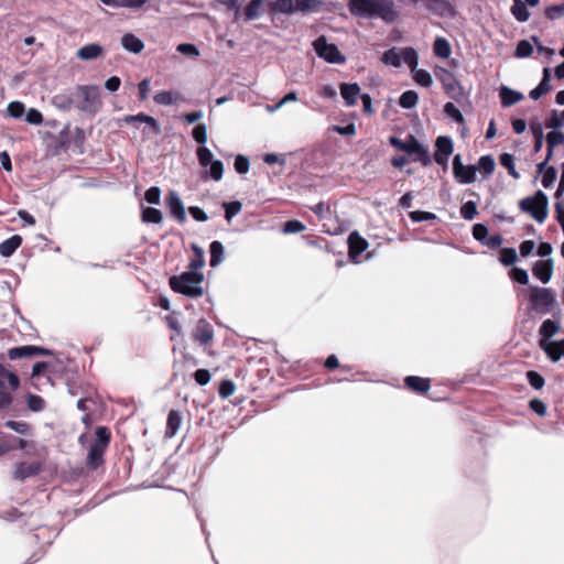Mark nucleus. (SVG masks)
I'll return each instance as SVG.
<instances>
[{
    "label": "nucleus",
    "instance_id": "nucleus-17",
    "mask_svg": "<svg viewBox=\"0 0 564 564\" xmlns=\"http://www.w3.org/2000/svg\"><path fill=\"white\" fill-rule=\"evenodd\" d=\"M539 344L552 361H558L564 356V339L557 341L540 340Z\"/></svg>",
    "mask_w": 564,
    "mask_h": 564
},
{
    "label": "nucleus",
    "instance_id": "nucleus-12",
    "mask_svg": "<svg viewBox=\"0 0 564 564\" xmlns=\"http://www.w3.org/2000/svg\"><path fill=\"white\" fill-rule=\"evenodd\" d=\"M426 10L441 18H455L457 11L448 0H421Z\"/></svg>",
    "mask_w": 564,
    "mask_h": 564
},
{
    "label": "nucleus",
    "instance_id": "nucleus-9",
    "mask_svg": "<svg viewBox=\"0 0 564 564\" xmlns=\"http://www.w3.org/2000/svg\"><path fill=\"white\" fill-rule=\"evenodd\" d=\"M314 50L318 57L330 64H344L346 57L340 53L337 45L328 43L326 36L321 35L313 42Z\"/></svg>",
    "mask_w": 564,
    "mask_h": 564
},
{
    "label": "nucleus",
    "instance_id": "nucleus-11",
    "mask_svg": "<svg viewBox=\"0 0 564 564\" xmlns=\"http://www.w3.org/2000/svg\"><path fill=\"white\" fill-rule=\"evenodd\" d=\"M453 174L458 183L470 184L476 180V166L464 165L460 154H456L453 159Z\"/></svg>",
    "mask_w": 564,
    "mask_h": 564
},
{
    "label": "nucleus",
    "instance_id": "nucleus-43",
    "mask_svg": "<svg viewBox=\"0 0 564 564\" xmlns=\"http://www.w3.org/2000/svg\"><path fill=\"white\" fill-rule=\"evenodd\" d=\"M53 105L58 109L68 110L73 106V98L66 94H57L53 97Z\"/></svg>",
    "mask_w": 564,
    "mask_h": 564
},
{
    "label": "nucleus",
    "instance_id": "nucleus-2",
    "mask_svg": "<svg viewBox=\"0 0 564 564\" xmlns=\"http://www.w3.org/2000/svg\"><path fill=\"white\" fill-rule=\"evenodd\" d=\"M204 274L199 271L188 270L178 275H173L169 280L172 291L191 299H197L204 294Z\"/></svg>",
    "mask_w": 564,
    "mask_h": 564
},
{
    "label": "nucleus",
    "instance_id": "nucleus-8",
    "mask_svg": "<svg viewBox=\"0 0 564 564\" xmlns=\"http://www.w3.org/2000/svg\"><path fill=\"white\" fill-rule=\"evenodd\" d=\"M78 95L83 100L77 105V108L84 112L94 115L99 111L101 107L100 88L95 85H83L76 88Z\"/></svg>",
    "mask_w": 564,
    "mask_h": 564
},
{
    "label": "nucleus",
    "instance_id": "nucleus-32",
    "mask_svg": "<svg viewBox=\"0 0 564 564\" xmlns=\"http://www.w3.org/2000/svg\"><path fill=\"white\" fill-rule=\"evenodd\" d=\"M434 54L441 58H448L452 54L449 42L445 37H436L433 44Z\"/></svg>",
    "mask_w": 564,
    "mask_h": 564
},
{
    "label": "nucleus",
    "instance_id": "nucleus-13",
    "mask_svg": "<svg viewBox=\"0 0 564 564\" xmlns=\"http://www.w3.org/2000/svg\"><path fill=\"white\" fill-rule=\"evenodd\" d=\"M48 355H51V351L48 349H45V348L39 347V346H32V345L13 347V348H10L8 351V356L11 360L34 357V356H48Z\"/></svg>",
    "mask_w": 564,
    "mask_h": 564
},
{
    "label": "nucleus",
    "instance_id": "nucleus-48",
    "mask_svg": "<svg viewBox=\"0 0 564 564\" xmlns=\"http://www.w3.org/2000/svg\"><path fill=\"white\" fill-rule=\"evenodd\" d=\"M546 128L557 130L564 126V118L561 117L558 110H552L550 118L545 122Z\"/></svg>",
    "mask_w": 564,
    "mask_h": 564
},
{
    "label": "nucleus",
    "instance_id": "nucleus-63",
    "mask_svg": "<svg viewBox=\"0 0 564 564\" xmlns=\"http://www.w3.org/2000/svg\"><path fill=\"white\" fill-rule=\"evenodd\" d=\"M510 278L523 285L529 283L528 272L521 268H513L510 272Z\"/></svg>",
    "mask_w": 564,
    "mask_h": 564
},
{
    "label": "nucleus",
    "instance_id": "nucleus-49",
    "mask_svg": "<svg viewBox=\"0 0 564 564\" xmlns=\"http://www.w3.org/2000/svg\"><path fill=\"white\" fill-rule=\"evenodd\" d=\"M527 379L530 386L535 390H540L544 387V378L534 370H530L527 372Z\"/></svg>",
    "mask_w": 564,
    "mask_h": 564
},
{
    "label": "nucleus",
    "instance_id": "nucleus-50",
    "mask_svg": "<svg viewBox=\"0 0 564 564\" xmlns=\"http://www.w3.org/2000/svg\"><path fill=\"white\" fill-rule=\"evenodd\" d=\"M532 52H533L532 44L527 40H522L518 43L514 55L519 58H523V57L530 56L532 54Z\"/></svg>",
    "mask_w": 564,
    "mask_h": 564
},
{
    "label": "nucleus",
    "instance_id": "nucleus-34",
    "mask_svg": "<svg viewBox=\"0 0 564 564\" xmlns=\"http://www.w3.org/2000/svg\"><path fill=\"white\" fill-rule=\"evenodd\" d=\"M511 13L519 22H525L530 17L527 6L522 0H513Z\"/></svg>",
    "mask_w": 564,
    "mask_h": 564
},
{
    "label": "nucleus",
    "instance_id": "nucleus-56",
    "mask_svg": "<svg viewBox=\"0 0 564 564\" xmlns=\"http://www.w3.org/2000/svg\"><path fill=\"white\" fill-rule=\"evenodd\" d=\"M556 176H557L556 169L554 166H549L542 176L543 187H545V188L551 187L554 184Z\"/></svg>",
    "mask_w": 564,
    "mask_h": 564
},
{
    "label": "nucleus",
    "instance_id": "nucleus-3",
    "mask_svg": "<svg viewBox=\"0 0 564 564\" xmlns=\"http://www.w3.org/2000/svg\"><path fill=\"white\" fill-rule=\"evenodd\" d=\"M389 142L397 150L408 153L413 162H420L424 166H429L432 163L429 149L413 134H409L405 140L392 135L389 138Z\"/></svg>",
    "mask_w": 564,
    "mask_h": 564
},
{
    "label": "nucleus",
    "instance_id": "nucleus-62",
    "mask_svg": "<svg viewBox=\"0 0 564 564\" xmlns=\"http://www.w3.org/2000/svg\"><path fill=\"white\" fill-rule=\"evenodd\" d=\"M235 390L236 387L231 380H223L219 384L218 393L221 398H228L234 394Z\"/></svg>",
    "mask_w": 564,
    "mask_h": 564
},
{
    "label": "nucleus",
    "instance_id": "nucleus-64",
    "mask_svg": "<svg viewBox=\"0 0 564 564\" xmlns=\"http://www.w3.org/2000/svg\"><path fill=\"white\" fill-rule=\"evenodd\" d=\"M25 120L30 124L39 126V124H41L43 122V116H42V113L37 109L30 108L25 112Z\"/></svg>",
    "mask_w": 564,
    "mask_h": 564
},
{
    "label": "nucleus",
    "instance_id": "nucleus-6",
    "mask_svg": "<svg viewBox=\"0 0 564 564\" xmlns=\"http://www.w3.org/2000/svg\"><path fill=\"white\" fill-rule=\"evenodd\" d=\"M324 6L323 0H275L272 10L292 14L295 12H318Z\"/></svg>",
    "mask_w": 564,
    "mask_h": 564
},
{
    "label": "nucleus",
    "instance_id": "nucleus-55",
    "mask_svg": "<svg viewBox=\"0 0 564 564\" xmlns=\"http://www.w3.org/2000/svg\"><path fill=\"white\" fill-rule=\"evenodd\" d=\"M564 143V133L553 130L546 135L547 148H555L556 145Z\"/></svg>",
    "mask_w": 564,
    "mask_h": 564
},
{
    "label": "nucleus",
    "instance_id": "nucleus-35",
    "mask_svg": "<svg viewBox=\"0 0 564 564\" xmlns=\"http://www.w3.org/2000/svg\"><path fill=\"white\" fill-rule=\"evenodd\" d=\"M178 96H180L178 93H173V91H169V90H162V91H159V93H156L154 95L153 100L158 105L171 106V105H173V104H175L177 101Z\"/></svg>",
    "mask_w": 564,
    "mask_h": 564
},
{
    "label": "nucleus",
    "instance_id": "nucleus-28",
    "mask_svg": "<svg viewBox=\"0 0 564 564\" xmlns=\"http://www.w3.org/2000/svg\"><path fill=\"white\" fill-rule=\"evenodd\" d=\"M22 238L19 235H13L0 243V254L2 257L12 256L15 250L21 246Z\"/></svg>",
    "mask_w": 564,
    "mask_h": 564
},
{
    "label": "nucleus",
    "instance_id": "nucleus-20",
    "mask_svg": "<svg viewBox=\"0 0 564 564\" xmlns=\"http://www.w3.org/2000/svg\"><path fill=\"white\" fill-rule=\"evenodd\" d=\"M360 94V87L357 83L348 84L343 83L340 85V95L348 107L356 105L357 97Z\"/></svg>",
    "mask_w": 564,
    "mask_h": 564
},
{
    "label": "nucleus",
    "instance_id": "nucleus-46",
    "mask_svg": "<svg viewBox=\"0 0 564 564\" xmlns=\"http://www.w3.org/2000/svg\"><path fill=\"white\" fill-rule=\"evenodd\" d=\"M444 112L447 117L452 118L455 122H457V123L464 122L463 113L453 102L445 104Z\"/></svg>",
    "mask_w": 564,
    "mask_h": 564
},
{
    "label": "nucleus",
    "instance_id": "nucleus-4",
    "mask_svg": "<svg viewBox=\"0 0 564 564\" xmlns=\"http://www.w3.org/2000/svg\"><path fill=\"white\" fill-rule=\"evenodd\" d=\"M549 198L545 193L538 191L533 196H528L519 202V208L529 214L539 224L547 218Z\"/></svg>",
    "mask_w": 564,
    "mask_h": 564
},
{
    "label": "nucleus",
    "instance_id": "nucleus-31",
    "mask_svg": "<svg viewBox=\"0 0 564 564\" xmlns=\"http://www.w3.org/2000/svg\"><path fill=\"white\" fill-rule=\"evenodd\" d=\"M262 4L263 0H251L243 12L245 21H251L260 18L263 12Z\"/></svg>",
    "mask_w": 564,
    "mask_h": 564
},
{
    "label": "nucleus",
    "instance_id": "nucleus-38",
    "mask_svg": "<svg viewBox=\"0 0 564 564\" xmlns=\"http://www.w3.org/2000/svg\"><path fill=\"white\" fill-rule=\"evenodd\" d=\"M500 164L508 170L509 175L518 180L520 174L517 172L514 166V156L510 153H502L499 156Z\"/></svg>",
    "mask_w": 564,
    "mask_h": 564
},
{
    "label": "nucleus",
    "instance_id": "nucleus-5",
    "mask_svg": "<svg viewBox=\"0 0 564 564\" xmlns=\"http://www.w3.org/2000/svg\"><path fill=\"white\" fill-rule=\"evenodd\" d=\"M95 436L87 455V465L91 469H97L104 463V454L110 443V432L106 426H98Z\"/></svg>",
    "mask_w": 564,
    "mask_h": 564
},
{
    "label": "nucleus",
    "instance_id": "nucleus-54",
    "mask_svg": "<svg viewBox=\"0 0 564 564\" xmlns=\"http://www.w3.org/2000/svg\"><path fill=\"white\" fill-rule=\"evenodd\" d=\"M4 425L21 435H26L30 432V425L25 422L7 421Z\"/></svg>",
    "mask_w": 564,
    "mask_h": 564
},
{
    "label": "nucleus",
    "instance_id": "nucleus-21",
    "mask_svg": "<svg viewBox=\"0 0 564 564\" xmlns=\"http://www.w3.org/2000/svg\"><path fill=\"white\" fill-rule=\"evenodd\" d=\"M123 121L129 124L134 123V122H143V123H147L155 134L161 133V128H160L159 122L153 117L145 115L143 112L134 115V116H132V115L126 116L123 118Z\"/></svg>",
    "mask_w": 564,
    "mask_h": 564
},
{
    "label": "nucleus",
    "instance_id": "nucleus-47",
    "mask_svg": "<svg viewBox=\"0 0 564 564\" xmlns=\"http://www.w3.org/2000/svg\"><path fill=\"white\" fill-rule=\"evenodd\" d=\"M196 155L200 166L203 167L208 166L214 161L212 151L206 147H199L196 150Z\"/></svg>",
    "mask_w": 564,
    "mask_h": 564
},
{
    "label": "nucleus",
    "instance_id": "nucleus-52",
    "mask_svg": "<svg viewBox=\"0 0 564 564\" xmlns=\"http://www.w3.org/2000/svg\"><path fill=\"white\" fill-rule=\"evenodd\" d=\"M209 177L218 182L223 178L224 164L220 160H214L210 164Z\"/></svg>",
    "mask_w": 564,
    "mask_h": 564
},
{
    "label": "nucleus",
    "instance_id": "nucleus-14",
    "mask_svg": "<svg viewBox=\"0 0 564 564\" xmlns=\"http://www.w3.org/2000/svg\"><path fill=\"white\" fill-rule=\"evenodd\" d=\"M166 206L171 215L180 223L186 220L184 204L176 192L171 191L166 196Z\"/></svg>",
    "mask_w": 564,
    "mask_h": 564
},
{
    "label": "nucleus",
    "instance_id": "nucleus-22",
    "mask_svg": "<svg viewBox=\"0 0 564 564\" xmlns=\"http://www.w3.org/2000/svg\"><path fill=\"white\" fill-rule=\"evenodd\" d=\"M104 53V48L97 43H90L82 46L77 51V57L83 61H93L100 57Z\"/></svg>",
    "mask_w": 564,
    "mask_h": 564
},
{
    "label": "nucleus",
    "instance_id": "nucleus-42",
    "mask_svg": "<svg viewBox=\"0 0 564 564\" xmlns=\"http://www.w3.org/2000/svg\"><path fill=\"white\" fill-rule=\"evenodd\" d=\"M223 207L225 209V218L228 223L238 215L242 208V204L239 200H234L229 203H224Z\"/></svg>",
    "mask_w": 564,
    "mask_h": 564
},
{
    "label": "nucleus",
    "instance_id": "nucleus-27",
    "mask_svg": "<svg viewBox=\"0 0 564 564\" xmlns=\"http://www.w3.org/2000/svg\"><path fill=\"white\" fill-rule=\"evenodd\" d=\"M550 69L544 68L543 70V78L540 82V84L530 91L529 96L533 100H538L543 95L547 94L551 90V84H550Z\"/></svg>",
    "mask_w": 564,
    "mask_h": 564
},
{
    "label": "nucleus",
    "instance_id": "nucleus-26",
    "mask_svg": "<svg viewBox=\"0 0 564 564\" xmlns=\"http://www.w3.org/2000/svg\"><path fill=\"white\" fill-rule=\"evenodd\" d=\"M182 424L181 413L176 410H171L166 420L165 437H173L178 432Z\"/></svg>",
    "mask_w": 564,
    "mask_h": 564
},
{
    "label": "nucleus",
    "instance_id": "nucleus-29",
    "mask_svg": "<svg viewBox=\"0 0 564 564\" xmlns=\"http://www.w3.org/2000/svg\"><path fill=\"white\" fill-rule=\"evenodd\" d=\"M560 330V324L551 318L545 319L539 328L540 340H549Z\"/></svg>",
    "mask_w": 564,
    "mask_h": 564
},
{
    "label": "nucleus",
    "instance_id": "nucleus-60",
    "mask_svg": "<svg viewBox=\"0 0 564 564\" xmlns=\"http://www.w3.org/2000/svg\"><path fill=\"white\" fill-rule=\"evenodd\" d=\"M234 165L237 173L246 174L249 171L250 162L247 156L239 154L236 156Z\"/></svg>",
    "mask_w": 564,
    "mask_h": 564
},
{
    "label": "nucleus",
    "instance_id": "nucleus-45",
    "mask_svg": "<svg viewBox=\"0 0 564 564\" xmlns=\"http://www.w3.org/2000/svg\"><path fill=\"white\" fill-rule=\"evenodd\" d=\"M460 215L465 220H473L477 215V205L474 200H468L460 207Z\"/></svg>",
    "mask_w": 564,
    "mask_h": 564
},
{
    "label": "nucleus",
    "instance_id": "nucleus-1",
    "mask_svg": "<svg viewBox=\"0 0 564 564\" xmlns=\"http://www.w3.org/2000/svg\"><path fill=\"white\" fill-rule=\"evenodd\" d=\"M348 8L355 17L379 18L386 23H394L400 17L393 0H349Z\"/></svg>",
    "mask_w": 564,
    "mask_h": 564
},
{
    "label": "nucleus",
    "instance_id": "nucleus-36",
    "mask_svg": "<svg viewBox=\"0 0 564 564\" xmlns=\"http://www.w3.org/2000/svg\"><path fill=\"white\" fill-rule=\"evenodd\" d=\"M419 101V95L414 90H406L402 93L399 98V106L403 109H412Z\"/></svg>",
    "mask_w": 564,
    "mask_h": 564
},
{
    "label": "nucleus",
    "instance_id": "nucleus-18",
    "mask_svg": "<svg viewBox=\"0 0 564 564\" xmlns=\"http://www.w3.org/2000/svg\"><path fill=\"white\" fill-rule=\"evenodd\" d=\"M349 245V257L356 260L368 247L366 239L359 236L358 232L354 231L348 237Z\"/></svg>",
    "mask_w": 564,
    "mask_h": 564
},
{
    "label": "nucleus",
    "instance_id": "nucleus-61",
    "mask_svg": "<svg viewBox=\"0 0 564 564\" xmlns=\"http://www.w3.org/2000/svg\"><path fill=\"white\" fill-rule=\"evenodd\" d=\"M545 15L550 20H555L564 15V3L550 6L545 9Z\"/></svg>",
    "mask_w": 564,
    "mask_h": 564
},
{
    "label": "nucleus",
    "instance_id": "nucleus-57",
    "mask_svg": "<svg viewBox=\"0 0 564 564\" xmlns=\"http://www.w3.org/2000/svg\"><path fill=\"white\" fill-rule=\"evenodd\" d=\"M473 237L475 240L479 241L481 245L486 241L488 237V228L484 224H476L473 227Z\"/></svg>",
    "mask_w": 564,
    "mask_h": 564
},
{
    "label": "nucleus",
    "instance_id": "nucleus-59",
    "mask_svg": "<svg viewBox=\"0 0 564 564\" xmlns=\"http://www.w3.org/2000/svg\"><path fill=\"white\" fill-rule=\"evenodd\" d=\"M7 111L12 118H20L23 116L25 107L20 101H11L7 107Z\"/></svg>",
    "mask_w": 564,
    "mask_h": 564
},
{
    "label": "nucleus",
    "instance_id": "nucleus-33",
    "mask_svg": "<svg viewBox=\"0 0 564 564\" xmlns=\"http://www.w3.org/2000/svg\"><path fill=\"white\" fill-rule=\"evenodd\" d=\"M141 219L147 224H161L163 215L161 210L154 207H145L142 209Z\"/></svg>",
    "mask_w": 564,
    "mask_h": 564
},
{
    "label": "nucleus",
    "instance_id": "nucleus-10",
    "mask_svg": "<svg viewBox=\"0 0 564 564\" xmlns=\"http://www.w3.org/2000/svg\"><path fill=\"white\" fill-rule=\"evenodd\" d=\"M530 301L534 307L543 313H547L555 302V296L550 289L531 286Z\"/></svg>",
    "mask_w": 564,
    "mask_h": 564
},
{
    "label": "nucleus",
    "instance_id": "nucleus-41",
    "mask_svg": "<svg viewBox=\"0 0 564 564\" xmlns=\"http://www.w3.org/2000/svg\"><path fill=\"white\" fill-rule=\"evenodd\" d=\"M479 169L486 176L491 175L496 167V162L491 155H482L478 160L476 169Z\"/></svg>",
    "mask_w": 564,
    "mask_h": 564
},
{
    "label": "nucleus",
    "instance_id": "nucleus-39",
    "mask_svg": "<svg viewBox=\"0 0 564 564\" xmlns=\"http://www.w3.org/2000/svg\"><path fill=\"white\" fill-rule=\"evenodd\" d=\"M413 74V78L416 82V84L429 88L433 84V79L431 74L425 69H417V66L414 68V70H411Z\"/></svg>",
    "mask_w": 564,
    "mask_h": 564
},
{
    "label": "nucleus",
    "instance_id": "nucleus-23",
    "mask_svg": "<svg viewBox=\"0 0 564 564\" xmlns=\"http://www.w3.org/2000/svg\"><path fill=\"white\" fill-rule=\"evenodd\" d=\"M121 45L126 51L133 54H139L144 48L143 42L132 33H126L121 37Z\"/></svg>",
    "mask_w": 564,
    "mask_h": 564
},
{
    "label": "nucleus",
    "instance_id": "nucleus-58",
    "mask_svg": "<svg viewBox=\"0 0 564 564\" xmlns=\"http://www.w3.org/2000/svg\"><path fill=\"white\" fill-rule=\"evenodd\" d=\"M311 209L319 219H327L332 215L330 207L323 202L316 204Z\"/></svg>",
    "mask_w": 564,
    "mask_h": 564
},
{
    "label": "nucleus",
    "instance_id": "nucleus-53",
    "mask_svg": "<svg viewBox=\"0 0 564 564\" xmlns=\"http://www.w3.org/2000/svg\"><path fill=\"white\" fill-rule=\"evenodd\" d=\"M28 408L33 412H40L44 409L45 402L44 400L36 394H29L28 395Z\"/></svg>",
    "mask_w": 564,
    "mask_h": 564
},
{
    "label": "nucleus",
    "instance_id": "nucleus-30",
    "mask_svg": "<svg viewBox=\"0 0 564 564\" xmlns=\"http://www.w3.org/2000/svg\"><path fill=\"white\" fill-rule=\"evenodd\" d=\"M209 252H210V260L209 264L210 267L215 268L219 265L224 261V246L220 241H213L209 246Z\"/></svg>",
    "mask_w": 564,
    "mask_h": 564
},
{
    "label": "nucleus",
    "instance_id": "nucleus-37",
    "mask_svg": "<svg viewBox=\"0 0 564 564\" xmlns=\"http://www.w3.org/2000/svg\"><path fill=\"white\" fill-rule=\"evenodd\" d=\"M435 147H436L435 153H441L444 155H451L454 150L452 139L449 137H445V135H441L436 139Z\"/></svg>",
    "mask_w": 564,
    "mask_h": 564
},
{
    "label": "nucleus",
    "instance_id": "nucleus-44",
    "mask_svg": "<svg viewBox=\"0 0 564 564\" xmlns=\"http://www.w3.org/2000/svg\"><path fill=\"white\" fill-rule=\"evenodd\" d=\"M518 254L513 248H503L500 251V261L503 265H512L517 262Z\"/></svg>",
    "mask_w": 564,
    "mask_h": 564
},
{
    "label": "nucleus",
    "instance_id": "nucleus-24",
    "mask_svg": "<svg viewBox=\"0 0 564 564\" xmlns=\"http://www.w3.org/2000/svg\"><path fill=\"white\" fill-rule=\"evenodd\" d=\"M499 96L502 107H511L512 105L523 99V95L521 93L516 91L507 86H502L500 88Z\"/></svg>",
    "mask_w": 564,
    "mask_h": 564
},
{
    "label": "nucleus",
    "instance_id": "nucleus-7",
    "mask_svg": "<svg viewBox=\"0 0 564 564\" xmlns=\"http://www.w3.org/2000/svg\"><path fill=\"white\" fill-rule=\"evenodd\" d=\"M382 63L393 67H400L402 63L406 64L411 70L417 66L419 57L413 47L397 48L392 47L386 51L381 57Z\"/></svg>",
    "mask_w": 564,
    "mask_h": 564
},
{
    "label": "nucleus",
    "instance_id": "nucleus-25",
    "mask_svg": "<svg viewBox=\"0 0 564 564\" xmlns=\"http://www.w3.org/2000/svg\"><path fill=\"white\" fill-rule=\"evenodd\" d=\"M404 383L408 389L419 393L427 392L430 389V380L422 377L408 376Z\"/></svg>",
    "mask_w": 564,
    "mask_h": 564
},
{
    "label": "nucleus",
    "instance_id": "nucleus-15",
    "mask_svg": "<svg viewBox=\"0 0 564 564\" xmlns=\"http://www.w3.org/2000/svg\"><path fill=\"white\" fill-rule=\"evenodd\" d=\"M214 332L210 324L202 318L193 332V338L202 345H207L213 340Z\"/></svg>",
    "mask_w": 564,
    "mask_h": 564
},
{
    "label": "nucleus",
    "instance_id": "nucleus-16",
    "mask_svg": "<svg viewBox=\"0 0 564 564\" xmlns=\"http://www.w3.org/2000/svg\"><path fill=\"white\" fill-rule=\"evenodd\" d=\"M533 275L542 283H547L553 274V260H540L536 261L532 268Z\"/></svg>",
    "mask_w": 564,
    "mask_h": 564
},
{
    "label": "nucleus",
    "instance_id": "nucleus-51",
    "mask_svg": "<svg viewBox=\"0 0 564 564\" xmlns=\"http://www.w3.org/2000/svg\"><path fill=\"white\" fill-rule=\"evenodd\" d=\"M194 140L204 145L207 142V128L204 123H198L192 131Z\"/></svg>",
    "mask_w": 564,
    "mask_h": 564
},
{
    "label": "nucleus",
    "instance_id": "nucleus-40",
    "mask_svg": "<svg viewBox=\"0 0 564 564\" xmlns=\"http://www.w3.org/2000/svg\"><path fill=\"white\" fill-rule=\"evenodd\" d=\"M192 250L195 252V258L191 260L188 269L198 271L205 265L204 251L197 245H192Z\"/></svg>",
    "mask_w": 564,
    "mask_h": 564
},
{
    "label": "nucleus",
    "instance_id": "nucleus-19",
    "mask_svg": "<svg viewBox=\"0 0 564 564\" xmlns=\"http://www.w3.org/2000/svg\"><path fill=\"white\" fill-rule=\"evenodd\" d=\"M41 467L37 463H20L15 466L13 478L20 481L39 474Z\"/></svg>",
    "mask_w": 564,
    "mask_h": 564
}]
</instances>
